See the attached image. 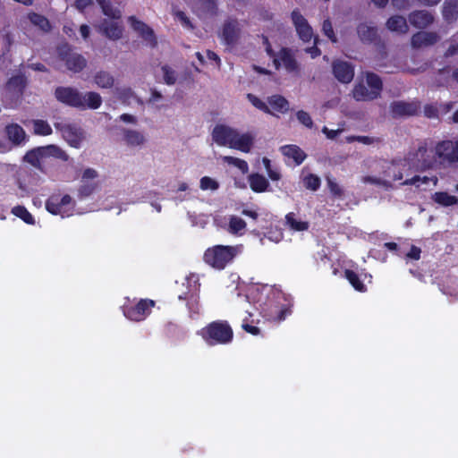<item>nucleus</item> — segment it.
<instances>
[{
  "mask_svg": "<svg viewBox=\"0 0 458 458\" xmlns=\"http://www.w3.org/2000/svg\"><path fill=\"white\" fill-rule=\"evenodd\" d=\"M55 97L57 101L80 110H95L102 104V98L98 93L89 91L82 94L73 87H57L55 89Z\"/></svg>",
  "mask_w": 458,
  "mask_h": 458,
  "instance_id": "obj_1",
  "label": "nucleus"
},
{
  "mask_svg": "<svg viewBox=\"0 0 458 458\" xmlns=\"http://www.w3.org/2000/svg\"><path fill=\"white\" fill-rule=\"evenodd\" d=\"M242 250V245H215L208 248L203 260L213 268L222 270Z\"/></svg>",
  "mask_w": 458,
  "mask_h": 458,
  "instance_id": "obj_2",
  "label": "nucleus"
},
{
  "mask_svg": "<svg viewBox=\"0 0 458 458\" xmlns=\"http://www.w3.org/2000/svg\"><path fill=\"white\" fill-rule=\"evenodd\" d=\"M199 335L210 346L228 344L233 339V331L228 321L215 320L200 329Z\"/></svg>",
  "mask_w": 458,
  "mask_h": 458,
  "instance_id": "obj_3",
  "label": "nucleus"
},
{
  "mask_svg": "<svg viewBox=\"0 0 458 458\" xmlns=\"http://www.w3.org/2000/svg\"><path fill=\"white\" fill-rule=\"evenodd\" d=\"M54 157L63 161H67L69 156L64 150L56 145H47L34 148L25 154L23 159L35 168L46 173L44 164L47 158Z\"/></svg>",
  "mask_w": 458,
  "mask_h": 458,
  "instance_id": "obj_4",
  "label": "nucleus"
},
{
  "mask_svg": "<svg viewBox=\"0 0 458 458\" xmlns=\"http://www.w3.org/2000/svg\"><path fill=\"white\" fill-rule=\"evenodd\" d=\"M56 53L58 59L64 62L66 68L72 72H81L87 66L86 58L75 52L68 43L59 45Z\"/></svg>",
  "mask_w": 458,
  "mask_h": 458,
  "instance_id": "obj_5",
  "label": "nucleus"
},
{
  "mask_svg": "<svg viewBox=\"0 0 458 458\" xmlns=\"http://www.w3.org/2000/svg\"><path fill=\"white\" fill-rule=\"evenodd\" d=\"M155 301L149 299H140L137 303H127L123 306V313L128 319L140 322L151 313Z\"/></svg>",
  "mask_w": 458,
  "mask_h": 458,
  "instance_id": "obj_6",
  "label": "nucleus"
},
{
  "mask_svg": "<svg viewBox=\"0 0 458 458\" xmlns=\"http://www.w3.org/2000/svg\"><path fill=\"white\" fill-rule=\"evenodd\" d=\"M436 156L441 164L454 165L458 163V139L445 140L436 146Z\"/></svg>",
  "mask_w": 458,
  "mask_h": 458,
  "instance_id": "obj_7",
  "label": "nucleus"
},
{
  "mask_svg": "<svg viewBox=\"0 0 458 458\" xmlns=\"http://www.w3.org/2000/svg\"><path fill=\"white\" fill-rule=\"evenodd\" d=\"M272 57L274 58L273 63L276 70H278L281 65H283L288 72H294L299 70V64L294 54L293 50L288 47H282L279 52Z\"/></svg>",
  "mask_w": 458,
  "mask_h": 458,
  "instance_id": "obj_8",
  "label": "nucleus"
},
{
  "mask_svg": "<svg viewBox=\"0 0 458 458\" xmlns=\"http://www.w3.org/2000/svg\"><path fill=\"white\" fill-rule=\"evenodd\" d=\"M241 29L237 19H227L222 26L220 38L227 47H233L238 43Z\"/></svg>",
  "mask_w": 458,
  "mask_h": 458,
  "instance_id": "obj_9",
  "label": "nucleus"
},
{
  "mask_svg": "<svg viewBox=\"0 0 458 458\" xmlns=\"http://www.w3.org/2000/svg\"><path fill=\"white\" fill-rule=\"evenodd\" d=\"M293 23L301 40L310 42L313 37V30L306 18L298 9H294L291 13Z\"/></svg>",
  "mask_w": 458,
  "mask_h": 458,
  "instance_id": "obj_10",
  "label": "nucleus"
},
{
  "mask_svg": "<svg viewBox=\"0 0 458 458\" xmlns=\"http://www.w3.org/2000/svg\"><path fill=\"white\" fill-rule=\"evenodd\" d=\"M419 102L394 101L390 105V113L393 118L413 116L420 113Z\"/></svg>",
  "mask_w": 458,
  "mask_h": 458,
  "instance_id": "obj_11",
  "label": "nucleus"
},
{
  "mask_svg": "<svg viewBox=\"0 0 458 458\" xmlns=\"http://www.w3.org/2000/svg\"><path fill=\"white\" fill-rule=\"evenodd\" d=\"M128 21L130 22L132 30L138 32L151 47H156L157 46V39L154 30L149 26L138 20L135 16H130L128 18Z\"/></svg>",
  "mask_w": 458,
  "mask_h": 458,
  "instance_id": "obj_12",
  "label": "nucleus"
},
{
  "mask_svg": "<svg viewBox=\"0 0 458 458\" xmlns=\"http://www.w3.org/2000/svg\"><path fill=\"white\" fill-rule=\"evenodd\" d=\"M360 41L364 45H379L381 38L376 26L369 25L367 22H360L356 28Z\"/></svg>",
  "mask_w": 458,
  "mask_h": 458,
  "instance_id": "obj_13",
  "label": "nucleus"
},
{
  "mask_svg": "<svg viewBox=\"0 0 458 458\" xmlns=\"http://www.w3.org/2000/svg\"><path fill=\"white\" fill-rule=\"evenodd\" d=\"M72 203V199L69 194L60 196L57 194L51 195L46 200V209L52 215H61L64 216L65 210L64 209L66 206Z\"/></svg>",
  "mask_w": 458,
  "mask_h": 458,
  "instance_id": "obj_14",
  "label": "nucleus"
},
{
  "mask_svg": "<svg viewBox=\"0 0 458 458\" xmlns=\"http://www.w3.org/2000/svg\"><path fill=\"white\" fill-rule=\"evenodd\" d=\"M98 172L93 168H86L81 176V184L78 189V197L82 199L90 196L98 188V183L89 182L98 177Z\"/></svg>",
  "mask_w": 458,
  "mask_h": 458,
  "instance_id": "obj_15",
  "label": "nucleus"
},
{
  "mask_svg": "<svg viewBox=\"0 0 458 458\" xmlns=\"http://www.w3.org/2000/svg\"><path fill=\"white\" fill-rule=\"evenodd\" d=\"M237 131L223 124L215 126L212 131L213 140L219 146L231 148Z\"/></svg>",
  "mask_w": 458,
  "mask_h": 458,
  "instance_id": "obj_16",
  "label": "nucleus"
},
{
  "mask_svg": "<svg viewBox=\"0 0 458 458\" xmlns=\"http://www.w3.org/2000/svg\"><path fill=\"white\" fill-rule=\"evenodd\" d=\"M335 77L342 83H349L354 77L353 66L345 61H335L332 65Z\"/></svg>",
  "mask_w": 458,
  "mask_h": 458,
  "instance_id": "obj_17",
  "label": "nucleus"
},
{
  "mask_svg": "<svg viewBox=\"0 0 458 458\" xmlns=\"http://www.w3.org/2000/svg\"><path fill=\"white\" fill-rule=\"evenodd\" d=\"M439 40L437 32L419 31L412 35L411 44L413 48H421L424 47L433 46Z\"/></svg>",
  "mask_w": 458,
  "mask_h": 458,
  "instance_id": "obj_18",
  "label": "nucleus"
},
{
  "mask_svg": "<svg viewBox=\"0 0 458 458\" xmlns=\"http://www.w3.org/2000/svg\"><path fill=\"white\" fill-rule=\"evenodd\" d=\"M4 132L7 139L14 146H20L25 143L27 135L24 129L18 123H12L5 126Z\"/></svg>",
  "mask_w": 458,
  "mask_h": 458,
  "instance_id": "obj_19",
  "label": "nucleus"
},
{
  "mask_svg": "<svg viewBox=\"0 0 458 458\" xmlns=\"http://www.w3.org/2000/svg\"><path fill=\"white\" fill-rule=\"evenodd\" d=\"M409 21L415 28L424 29L433 23L434 17L429 12L420 10L411 13L409 15Z\"/></svg>",
  "mask_w": 458,
  "mask_h": 458,
  "instance_id": "obj_20",
  "label": "nucleus"
},
{
  "mask_svg": "<svg viewBox=\"0 0 458 458\" xmlns=\"http://www.w3.org/2000/svg\"><path fill=\"white\" fill-rule=\"evenodd\" d=\"M28 85V79L23 73H18L8 79L6 82V89L17 95H22Z\"/></svg>",
  "mask_w": 458,
  "mask_h": 458,
  "instance_id": "obj_21",
  "label": "nucleus"
},
{
  "mask_svg": "<svg viewBox=\"0 0 458 458\" xmlns=\"http://www.w3.org/2000/svg\"><path fill=\"white\" fill-rule=\"evenodd\" d=\"M99 30L106 38L113 40H117L123 36V27L114 21L104 20L99 25Z\"/></svg>",
  "mask_w": 458,
  "mask_h": 458,
  "instance_id": "obj_22",
  "label": "nucleus"
},
{
  "mask_svg": "<svg viewBox=\"0 0 458 458\" xmlns=\"http://www.w3.org/2000/svg\"><path fill=\"white\" fill-rule=\"evenodd\" d=\"M283 156L292 158L296 165H300L306 159V153L297 145L290 144L280 148Z\"/></svg>",
  "mask_w": 458,
  "mask_h": 458,
  "instance_id": "obj_23",
  "label": "nucleus"
},
{
  "mask_svg": "<svg viewBox=\"0 0 458 458\" xmlns=\"http://www.w3.org/2000/svg\"><path fill=\"white\" fill-rule=\"evenodd\" d=\"M253 142L254 138L251 134H240L237 131L230 148L236 149L243 153H249L253 146Z\"/></svg>",
  "mask_w": 458,
  "mask_h": 458,
  "instance_id": "obj_24",
  "label": "nucleus"
},
{
  "mask_svg": "<svg viewBox=\"0 0 458 458\" xmlns=\"http://www.w3.org/2000/svg\"><path fill=\"white\" fill-rule=\"evenodd\" d=\"M60 130L64 133L70 145L78 147L82 139V131L75 124H64Z\"/></svg>",
  "mask_w": 458,
  "mask_h": 458,
  "instance_id": "obj_25",
  "label": "nucleus"
},
{
  "mask_svg": "<svg viewBox=\"0 0 458 458\" xmlns=\"http://www.w3.org/2000/svg\"><path fill=\"white\" fill-rule=\"evenodd\" d=\"M248 182L252 191L262 193L268 190L269 182L267 178L259 173L250 174L248 176Z\"/></svg>",
  "mask_w": 458,
  "mask_h": 458,
  "instance_id": "obj_26",
  "label": "nucleus"
},
{
  "mask_svg": "<svg viewBox=\"0 0 458 458\" xmlns=\"http://www.w3.org/2000/svg\"><path fill=\"white\" fill-rule=\"evenodd\" d=\"M352 97L357 101H371L378 97L362 82L356 84L352 89Z\"/></svg>",
  "mask_w": 458,
  "mask_h": 458,
  "instance_id": "obj_27",
  "label": "nucleus"
},
{
  "mask_svg": "<svg viewBox=\"0 0 458 458\" xmlns=\"http://www.w3.org/2000/svg\"><path fill=\"white\" fill-rule=\"evenodd\" d=\"M267 103L270 109L280 114H285L290 109L288 100L284 97L278 94L268 97Z\"/></svg>",
  "mask_w": 458,
  "mask_h": 458,
  "instance_id": "obj_28",
  "label": "nucleus"
},
{
  "mask_svg": "<svg viewBox=\"0 0 458 458\" xmlns=\"http://www.w3.org/2000/svg\"><path fill=\"white\" fill-rule=\"evenodd\" d=\"M386 28L394 32L404 34L408 31L406 19L401 15L391 16L386 21Z\"/></svg>",
  "mask_w": 458,
  "mask_h": 458,
  "instance_id": "obj_29",
  "label": "nucleus"
},
{
  "mask_svg": "<svg viewBox=\"0 0 458 458\" xmlns=\"http://www.w3.org/2000/svg\"><path fill=\"white\" fill-rule=\"evenodd\" d=\"M179 299H184L187 301V307L189 310L190 317L196 318L200 312L199 296L197 293H191L182 297L179 296Z\"/></svg>",
  "mask_w": 458,
  "mask_h": 458,
  "instance_id": "obj_30",
  "label": "nucleus"
},
{
  "mask_svg": "<svg viewBox=\"0 0 458 458\" xmlns=\"http://www.w3.org/2000/svg\"><path fill=\"white\" fill-rule=\"evenodd\" d=\"M443 17L452 22L458 19V0H445L443 6Z\"/></svg>",
  "mask_w": 458,
  "mask_h": 458,
  "instance_id": "obj_31",
  "label": "nucleus"
},
{
  "mask_svg": "<svg viewBox=\"0 0 458 458\" xmlns=\"http://www.w3.org/2000/svg\"><path fill=\"white\" fill-rule=\"evenodd\" d=\"M344 277L350 284L360 293L367 292V286L361 281L360 275L352 269L344 270Z\"/></svg>",
  "mask_w": 458,
  "mask_h": 458,
  "instance_id": "obj_32",
  "label": "nucleus"
},
{
  "mask_svg": "<svg viewBox=\"0 0 458 458\" xmlns=\"http://www.w3.org/2000/svg\"><path fill=\"white\" fill-rule=\"evenodd\" d=\"M367 86L379 98L383 90V81L375 72H367L365 74Z\"/></svg>",
  "mask_w": 458,
  "mask_h": 458,
  "instance_id": "obj_33",
  "label": "nucleus"
},
{
  "mask_svg": "<svg viewBox=\"0 0 458 458\" xmlns=\"http://www.w3.org/2000/svg\"><path fill=\"white\" fill-rule=\"evenodd\" d=\"M123 136L126 143L131 147L140 146L145 142L144 135L138 131L125 129L123 130Z\"/></svg>",
  "mask_w": 458,
  "mask_h": 458,
  "instance_id": "obj_34",
  "label": "nucleus"
},
{
  "mask_svg": "<svg viewBox=\"0 0 458 458\" xmlns=\"http://www.w3.org/2000/svg\"><path fill=\"white\" fill-rule=\"evenodd\" d=\"M432 199L443 207H450L457 204L458 199L454 195H450L445 191L435 192L432 196Z\"/></svg>",
  "mask_w": 458,
  "mask_h": 458,
  "instance_id": "obj_35",
  "label": "nucleus"
},
{
  "mask_svg": "<svg viewBox=\"0 0 458 458\" xmlns=\"http://www.w3.org/2000/svg\"><path fill=\"white\" fill-rule=\"evenodd\" d=\"M95 83L102 89H110L114 86V77L106 71L98 72L94 77Z\"/></svg>",
  "mask_w": 458,
  "mask_h": 458,
  "instance_id": "obj_36",
  "label": "nucleus"
},
{
  "mask_svg": "<svg viewBox=\"0 0 458 458\" xmlns=\"http://www.w3.org/2000/svg\"><path fill=\"white\" fill-rule=\"evenodd\" d=\"M30 21L44 32L51 30V24L47 17L37 13H30L28 16Z\"/></svg>",
  "mask_w": 458,
  "mask_h": 458,
  "instance_id": "obj_37",
  "label": "nucleus"
},
{
  "mask_svg": "<svg viewBox=\"0 0 458 458\" xmlns=\"http://www.w3.org/2000/svg\"><path fill=\"white\" fill-rule=\"evenodd\" d=\"M98 4L102 9V13L114 20H119L121 18V12L119 9L114 7L110 0H97Z\"/></svg>",
  "mask_w": 458,
  "mask_h": 458,
  "instance_id": "obj_38",
  "label": "nucleus"
},
{
  "mask_svg": "<svg viewBox=\"0 0 458 458\" xmlns=\"http://www.w3.org/2000/svg\"><path fill=\"white\" fill-rule=\"evenodd\" d=\"M285 220L288 226L293 231L302 232L309 229V223L298 220L296 215L293 212H290L285 216Z\"/></svg>",
  "mask_w": 458,
  "mask_h": 458,
  "instance_id": "obj_39",
  "label": "nucleus"
},
{
  "mask_svg": "<svg viewBox=\"0 0 458 458\" xmlns=\"http://www.w3.org/2000/svg\"><path fill=\"white\" fill-rule=\"evenodd\" d=\"M12 214L21 218L28 225H34V216L28 211L24 206L17 205L12 208Z\"/></svg>",
  "mask_w": 458,
  "mask_h": 458,
  "instance_id": "obj_40",
  "label": "nucleus"
},
{
  "mask_svg": "<svg viewBox=\"0 0 458 458\" xmlns=\"http://www.w3.org/2000/svg\"><path fill=\"white\" fill-rule=\"evenodd\" d=\"M33 131L36 135L40 136H48L53 132L49 123L47 121L41 119L33 121Z\"/></svg>",
  "mask_w": 458,
  "mask_h": 458,
  "instance_id": "obj_41",
  "label": "nucleus"
},
{
  "mask_svg": "<svg viewBox=\"0 0 458 458\" xmlns=\"http://www.w3.org/2000/svg\"><path fill=\"white\" fill-rule=\"evenodd\" d=\"M246 228V222L236 216H231L229 218V232L233 234H242Z\"/></svg>",
  "mask_w": 458,
  "mask_h": 458,
  "instance_id": "obj_42",
  "label": "nucleus"
},
{
  "mask_svg": "<svg viewBox=\"0 0 458 458\" xmlns=\"http://www.w3.org/2000/svg\"><path fill=\"white\" fill-rule=\"evenodd\" d=\"M223 161L227 165L237 167L242 174H246L249 171L248 163L243 159L231 156H225L223 157Z\"/></svg>",
  "mask_w": 458,
  "mask_h": 458,
  "instance_id": "obj_43",
  "label": "nucleus"
},
{
  "mask_svg": "<svg viewBox=\"0 0 458 458\" xmlns=\"http://www.w3.org/2000/svg\"><path fill=\"white\" fill-rule=\"evenodd\" d=\"M247 98L257 109L264 112L265 114H273L269 106L257 96L248 93Z\"/></svg>",
  "mask_w": 458,
  "mask_h": 458,
  "instance_id": "obj_44",
  "label": "nucleus"
},
{
  "mask_svg": "<svg viewBox=\"0 0 458 458\" xmlns=\"http://www.w3.org/2000/svg\"><path fill=\"white\" fill-rule=\"evenodd\" d=\"M303 183L307 189L315 191L319 189L321 185V181L318 175L314 174H310L307 176H305Z\"/></svg>",
  "mask_w": 458,
  "mask_h": 458,
  "instance_id": "obj_45",
  "label": "nucleus"
},
{
  "mask_svg": "<svg viewBox=\"0 0 458 458\" xmlns=\"http://www.w3.org/2000/svg\"><path fill=\"white\" fill-rule=\"evenodd\" d=\"M348 141L349 142L358 141L364 145H370V144H374V143H380L382 141V140L380 138H377V137L357 135V136L348 137Z\"/></svg>",
  "mask_w": 458,
  "mask_h": 458,
  "instance_id": "obj_46",
  "label": "nucleus"
},
{
  "mask_svg": "<svg viewBox=\"0 0 458 458\" xmlns=\"http://www.w3.org/2000/svg\"><path fill=\"white\" fill-rule=\"evenodd\" d=\"M296 118L300 123L304 125L306 128L312 129L314 126L313 120L310 114L303 110H299L296 113Z\"/></svg>",
  "mask_w": 458,
  "mask_h": 458,
  "instance_id": "obj_47",
  "label": "nucleus"
},
{
  "mask_svg": "<svg viewBox=\"0 0 458 458\" xmlns=\"http://www.w3.org/2000/svg\"><path fill=\"white\" fill-rule=\"evenodd\" d=\"M327 187L329 189L330 193L337 199H342L344 196V190L343 188L333 179L327 178Z\"/></svg>",
  "mask_w": 458,
  "mask_h": 458,
  "instance_id": "obj_48",
  "label": "nucleus"
},
{
  "mask_svg": "<svg viewBox=\"0 0 458 458\" xmlns=\"http://www.w3.org/2000/svg\"><path fill=\"white\" fill-rule=\"evenodd\" d=\"M161 70L163 72L164 81L167 85H174L176 81L175 72L166 64L163 65Z\"/></svg>",
  "mask_w": 458,
  "mask_h": 458,
  "instance_id": "obj_49",
  "label": "nucleus"
},
{
  "mask_svg": "<svg viewBox=\"0 0 458 458\" xmlns=\"http://www.w3.org/2000/svg\"><path fill=\"white\" fill-rule=\"evenodd\" d=\"M199 187L203 191H207V190L216 191L219 188V184L216 180H214L208 176H204L200 179Z\"/></svg>",
  "mask_w": 458,
  "mask_h": 458,
  "instance_id": "obj_50",
  "label": "nucleus"
},
{
  "mask_svg": "<svg viewBox=\"0 0 458 458\" xmlns=\"http://www.w3.org/2000/svg\"><path fill=\"white\" fill-rule=\"evenodd\" d=\"M322 31H323L324 35L327 36L331 40V42H333V43L337 42V38L335 34L332 23L328 19H327L323 21Z\"/></svg>",
  "mask_w": 458,
  "mask_h": 458,
  "instance_id": "obj_51",
  "label": "nucleus"
},
{
  "mask_svg": "<svg viewBox=\"0 0 458 458\" xmlns=\"http://www.w3.org/2000/svg\"><path fill=\"white\" fill-rule=\"evenodd\" d=\"M203 8L209 15H216L218 13L217 0H203Z\"/></svg>",
  "mask_w": 458,
  "mask_h": 458,
  "instance_id": "obj_52",
  "label": "nucleus"
},
{
  "mask_svg": "<svg viewBox=\"0 0 458 458\" xmlns=\"http://www.w3.org/2000/svg\"><path fill=\"white\" fill-rule=\"evenodd\" d=\"M165 334L168 337H173L181 332V328L172 322L167 323L164 328Z\"/></svg>",
  "mask_w": 458,
  "mask_h": 458,
  "instance_id": "obj_53",
  "label": "nucleus"
},
{
  "mask_svg": "<svg viewBox=\"0 0 458 458\" xmlns=\"http://www.w3.org/2000/svg\"><path fill=\"white\" fill-rule=\"evenodd\" d=\"M242 328L245 332L251 334L252 335H258L260 334V329L256 326H252V325L249 324L247 318L243 319V322L242 324Z\"/></svg>",
  "mask_w": 458,
  "mask_h": 458,
  "instance_id": "obj_54",
  "label": "nucleus"
},
{
  "mask_svg": "<svg viewBox=\"0 0 458 458\" xmlns=\"http://www.w3.org/2000/svg\"><path fill=\"white\" fill-rule=\"evenodd\" d=\"M420 248L415 245H411L410 250L406 254V258L411 260H419L420 259Z\"/></svg>",
  "mask_w": 458,
  "mask_h": 458,
  "instance_id": "obj_55",
  "label": "nucleus"
},
{
  "mask_svg": "<svg viewBox=\"0 0 458 458\" xmlns=\"http://www.w3.org/2000/svg\"><path fill=\"white\" fill-rule=\"evenodd\" d=\"M292 313L291 307L289 305H284L280 308L276 317L277 321H283Z\"/></svg>",
  "mask_w": 458,
  "mask_h": 458,
  "instance_id": "obj_56",
  "label": "nucleus"
},
{
  "mask_svg": "<svg viewBox=\"0 0 458 458\" xmlns=\"http://www.w3.org/2000/svg\"><path fill=\"white\" fill-rule=\"evenodd\" d=\"M174 16L187 28H193L189 17L182 11H176Z\"/></svg>",
  "mask_w": 458,
  "mask_h": 458,
  "instance_id": "obj_57",
  "label": "nucleus"
},
{
  "mask_svg": "<svg viewBox=\"0 0 458 458\" xmlns=\"http://www.w3.org/2000/svg\"><path fill=\"white\" fill-rule=\"evenodd\" d=\"M428 178L427 176L420 177V175H414L410 179H406L402 184L403 185H417L419 182L426 183Z\"/></svg>",
  "mask_w": 458,
  "mask_h": 458,
  "instance_id": "obj_58",
  "label": "nucleus"
},
{
  "mask_svg": "<svg viewBox=\"0 0 458 458\" xmlns=\"http://www.w3.org/2000/svg\"><path fill=\"white\" fill-rule=\"evenodd\" d=\"M91 4H93V0H76L74 3L75 7L81 12H83Z\"/></svg>",
  "mask_w": 458,
  "mask_h": 458,
  "instance_id": "obj_59",
  "label": "nucleus"
},
{
  "mask_svg": "<svg viewBox=\"0 0 458 458\" xmlns=\"http://www.w3.org/2000/svg\"><path fill=\"white\" fill-rule=\"evenodd\" d=\"M391 4L397 10H405L409 7V0H391Z\"/></svg>",
  "mask_w": 458,
  "mask_h": 458,
  "instance_id": "obj_60",
  "label": "nucleus"
},
{
  "mask_svg": "<svg viewBox=\"0 0 458 458\" xmlns=\"http://www.w3.org/2000/svg\"><path fill=\"white\" fill-rule=\"evenodd\" d=\"M262 40H263V45L265 46L266 47V52L267 54L271 57V56H275L276 55V53L275 51L272 49V47H271V44L269 42V39L267 36H264L262 35Z\"/></svg>",
  "mask_w": 458,
  "mask_h": 458,
  "instance_id": "obj_61",
  "label": "nucleus"
},
{
  "mask_svg": "<svg viewBox=\"0 0 458 458\" xmlns=\"http://www.w3.org/2000/svg\"><path fill=\"white\" fill-rule=\"evenodd\" d=\"M207 57L209 59V60H212V61H215L216 64V66L217 67H220L221 66V59L220 57L217 55L216 53H215L214 51L212 50H208L207 51Z\"/></svg>",
  "mask_w": 458,
  "mask_h": 458,
  "instance_id": "obj_62",
  "label": "nucleus"
},
{
  "mask_svg": "<svg viewBox=\"0 0 458 458\" xmlns=\"http://www.w3.org/2000/svg\"><path fill=\"white\" fill-rule=\"evenodd\" d=\"M28 66H29V68L32 69L33 71L42 72H47V68L46 67V65L41 63L30 64Z\"/></svg>",
  "mask_w": 458,
  "mask_h": 458,
  "instance_id": "obj_63",
  "label": "nucleus"
},
{
  "mask_svg": "<svg viewBox=\"0 0 458 458\" xmlns=\"http://www.w3.org/2000/svg\"><path fill=\"white\" fill-rule=\"evenodd\" d=\"M458 54V44L451 45L445 51V56L451 57Z\"/></svg>",
  "mask_w": 458,
  "mask_h": 458,
  "instance_id": "obj_64",
  "label": "nucleus"
}]
</instances>
